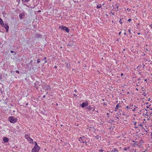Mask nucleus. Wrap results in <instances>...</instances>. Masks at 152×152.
<instances>
[{"label": "nucleus", "instance_id": "obj_1", "mask_svg": "<svg viewBox=\"0 0 152 152\" xmlns=\"http://www.w3.org/2000/svg\"><path fill=\"white\" fill-rule=\"evenodd\" d=\"M18 119L15 118L13 116H10L9 118V121L10 122L12 123H15L17 121Z\"/></svg>", "mask_w": 152, "mask_h": 152}, {"label": "nucleus", "instance_id": "obj_2", "mask_svg": "<svg viewBox=\"0 0 152 152\" xmlns=\"http://www.w3.org/2000/svg\"><path fill=\"white\" fill-rule=\"evenodd\" d=\"M25 137L29 143L31 144L33 143V140L30 137L29 135L28 134H26L25 136Z\"/></svg>", "mask_w": 152, "mask_h": 152}, {"label": "nucleus", "instance_id": "obj_3", "mask_svg": "<svg viewBox=\"0 0 152 152\" xmlns=\"http://www.w3.org/2000/svg\"><path fill=\"white\" fill-rule=\"evenodd\" d=\"M59 27L60 28L63 30L64 31H66L68 33L69 32V28L65 26H60Z\"/></svg>", "mask_w": 152, "mask_h": 152}, {"label": "nucleus", "instance_id": "obj_4", "mask_svg": "<svg viewBox=\"0 0 152 152\" xmlns=\"http://www.w3.org/2000/svg\"><path fill=\"white\" fill-rule=\"evenodd\" d=\"M40 149V147L39 146H34L32 150V152H38Z\"/></svg>", "mask_w": 152, "mask_h": 152}, {"label": "nucleus", "instance_id": "obj_5", "mask_svg": "<svg viewBox=\"0 0 152 152\" xmlns=\"http://www.w3.org/2000/svg\"><path fill=\"white\" fill-rule=\"evenodd\" d=\"M79 141H80V142H82L83 143H84L86 141V138L85 136H83L82 137H80L79 138Z\"/></svg>", "mask_w": 152, "mask_h": 152}, {"label": "nucleus", "instance_id": "obj_6", "mask_svg": "<svg viewBox=\"0 0 152 152\" xmlns=\"http://www.w3.org/2000/svg\"><path fill=\"white\" fill-rule=\"evenodd\" d=\"M86 109H87L89 111H93L95 110V107H92L91 106H89L88 107H86Z\"/></svg>", "mask_w": 152, "mask_h": 152}, {"label": "nucleus", "instance_id": "obj_7", "mask_svg": "<svg viewBox=\"0 0 152 152\" xmlns=\"http://www.w3.org/2000/svg\"><path fill=\"white\" fill-rule=\"evenodd\" d=\"M44 86L45 88V90H50L51 89L50 86L46 84L44 85Z\"/></svg>", "mask_w": 152, "mask_h": 152}, {"label": "nucleus", "instance_id": "obj_8", "mask_svg": "<svg viewBox=\"0 0 152 152\" xmlns=\"http://www.w3.org/2000/svg\"><path fill=\"white\" fill-rule=\"evenodd\" d=\"M88 103L87 102H83L81 105V107L82 108H84L86 106H88Z\"/></svg>", "mask_w": 152, "mask_h": 152}, {"label": "nucleus", "instance_id": "obj_9", "mask_svg": "<svg viewBox=\"0 0 152 152\" xmlns=\"http://www.w3.org/2000/svg\"><path fill=\"white\" fill-rule=\"evenodd\" d=\"M3 27H4L6 29V32H7L8 31V30L9 29V26L8 24L5 23V25L4 24V26H3Z\"/></svg>", "mask_w": 152, "mask_h": 152}, {"label": "nucleus", "instance_id": "obj_10", "mask_svg": "<svg viewBox=\"0 0 152 152\" xmlns=\"http://www.w3.org/2000/svg\"><path fill=\"white\" fill-rule=\"evenodd\" d=\"M3 141L4 143L7 142L9 141V139L6 137H4L3 138Z\"/></svg>", "mask_w": 152, "mask_h": 152}, {"label": "nucleus", "instance_id": "obj_11", "mask_svg": "<svg viewBox=\"0 0 152 152\" xmlns=\"http://www.w3.org/2000/svg\"><path fill=\"white\" fill-rule=\"evenodd\" d=\"M25 14L23 12L21 13L19 15V18L20 19H22L23 18V17L25 16Z\"/></svg>", "mask_w": 152, "mask_h": 152}, {"label": "nucleus", "instance_id": "obj_12", "mask_svg": "<svg viewBox=\"0 0 152 152\" xmlns=\"http://www.w3.org/2000/svg\"><path fill=\"white\" fill-rule=\"evenodd\" d=\"M121 104H120V103H119L116 105L115 108V111H117V110L118 109V107H121Z\"/></svg>", "mask_w": 152, "mask_h": 152}, {"label": "nucleus", "instance_id": "obj_13", "mask_svg": "<svg viewBox=\"0 0 152 152\" xmlns=\"http://www.w3.org/2000/svg\"><path fill=\"white\" fill-rule=\"evenodd\" d=\"M34 37H35L37 38H42V36L39 34H36L34 35Z\"/></svg>", "mask_w": 152, "mask_h": 152}, {"label": "nucleus", "instance_id": "obj_14", "mask_svg": "<svg viewBox=\"0 0 152 152\" xmlns=\"http://www.w3.org/2000/svg\"><path fill=\"white\" fill-rule=\"evenodd\" d=\"M39 82H37V81H36V82L35 83H34V85H35V87L37 89H38V87H37V86L38 85H39V86H40V84H39Z\"/></svg>", "mask_w": 152, "mask_h": 152}, {"label": "nucleus", "instance_id": "obj_15", "mask_svg": "<svg viewBox=\"0 0 152 152\" xmlns=\"http://www.w3.org/2000/svg\"><path fill=\"white\" fill-rule=\"evenodd\" d=\"M0 24H1L2 26H4V24L3 23V21L1 18H0Z\"/></svg>", "mask_w": 152, "mask_h": 152}, {"label": "nucleus", "instance_id": "obj_16", "mask_svg": "<svg viewBox=\"0 0 152 152\" xmlns=\"http://www.w3.org/2000/svg\"><path fill=\"white\" fill-rule=\"evenodd\" d=\"M119 4H116L114 5V6H113V8L115 9H118L119 8L118 5Z\"/></svg>", "mask_w": 152, "mask_h": 152}, {"label": "nucleus", "instance_id": "obj_17", "mask_svg": "<svg viewBox=\"0 0 152 152\" xmlns=\"http://www.w3.org/2000/svg\"><path fill=\"white\" fill-rule=\"evenodd\" d=\"M111 152H118V150L116 148H114L111 151Z\"/></svg>", "mask_w": 152, "mask_h": 152}, {"label": "nucleus", "instance_id": "obj_18", "mask_svg": "<svg viewBox=\"0 0 152 152\" xmlns=\"http://www.w3.org/2000/svg\"><path fill=\"white\" fill-rule=\"evenodd\" d=\"M67 45L68 46H69L70 47H72L73 45V43L72 42H69L68 43Z\"/></svg>", "mask_w": 152, "mask_h": 152}, {"label": "nucleus", "instance_id": "obj_19", "mask_svg": "<svg viewBox=\"0 0 152 152\" xmlns=\"http://www.w3.org/2000/svg\"><path fill=\"white\" fill-rule=\"evenodd\" d=\"M27 65L28 66L30 65L31 66H32V60L31 61H30V62L27 64Z\"/></svg>", "mask_w": 152, "mask_h": 152}, {"label": "nucleus", "instance_id": "obj_20", "mask_svg": "<svg viewBox=\"0 0 152 152\" xmlns=\"http://www.w3.org/2000/svg\"><path fill=\"white\" fill-rule=\"evenodd\" d=\"M129 148H130L129 147H125V148H124L123 149L124 151H127V150H128L129 149Z\"/></svg>", "mask_w": 152, "mask_h": 152}, {"label": "nucleus", "instance_id": "obj_21", "mask_svg": "<svg viewBox=\"0 0 152 152\" xmlns=\"http://www.w3.org/2000/svg\"><path fill=\"white\" fill-rule=\"evenodd\" d=\"M102 6V4H99L98 5H97L96 8L98 9L100 8Z\"/></svg>", "mask_w": 152, "mask_h": 152}, {"label": "nucleus", "instance_id": "obj_22", "mask_svg": "<svg viewBox=\"0 0 152 152\" xmlns=\"http://www.w3.org/2000/svg\"><path fill=\"white\" fill-rule=\"evenodd\" d=\"M95 139H98L99 138H101V137L100 136H99L98 135H97L96 136H95Z\"/></svg>", "mask_w": 152, "mask_h": 152}, {"label": "nucleus", "instance_id": "obj_23", "mask_svg": "<svg viewBox=\"0 0 152 152\" xmlns=\"http://www.w3.org/2000/svg\"><path fill=\"white\" fill-rule=\"evenodd\" d=\"M129 109H132V107H133V104H130V105H129Z\"/></svg>", "mask_w": 152, "mask_h": 152}, {"label": "nucleus", "instance_id": "obj_24", "mask_svg": "<svg viewBox=\"0 0 152 152\" xmlns=\"http://www.w3.org/2000/svg\"><path fill=\"white\" fill-rule=\"evenodd\" d=\"M134 107H135L134 108L133 110H132V111H133V112H134L135 111V110L136 109V108H137V107L136 106H135V105H134Z\"/></svg>", "mask_w": 152, "mask_h": 152}, {"label": "nucleus", "instance_id": "obj_25", "mask_svg": "<svg viewBox=\"0 0 152 152\" xmlns=\"http://www.w3.org/2000/svg\"><path fill=\"white\" fill-rule=\"evenodd\" d=\"M22 1L23 2H28L30 0H22Z\"/></svg>", "mask_w": 152, "mask_h": 152}, {"label": "nucleus", "instance_id": "obj_26", "mask_svg": "<svg viewBox=\"0 0 152 152\" xmlns=\"http://www.w3.org/2000/svg\"><path fill=\"white\" fill-rule=\"evenodd\" d=\"M16 2L18 3L17 5H19L20 2V0H16Z\"/></svg>", "mask_w": 152, "mask_h": 152}, {"label": "nucleus", "instance_id": "obj_27", "mask_svg": "<svg viewBox=\"0 0 152 152\" xmlns=\"http://www.w3.org/2000/svg\"><path fill=\"white\" fill-rule=\"evenodd\" d=\"M114 122V121L113 120H111L110 121L109 123H112Z\"/></svg>", "mask_w": 152, "mask_h": 152}, {"label": "nucleus", "instance_id": "obj_28", "mask_svg": "<svg viewBox=\"0 0 152 152\" xmlns=\"http://www.w3.org/2000/svg\"><path fill=\"white\" fill-rule=\"evenodd\" d=\"M37 62L38 64L40 62V59L39 58H38L37 61Z\"/></svg>", "mask_w": 152, "mask_h": 152}, {"label": "nucleus", "instance_id": "obj_29", "mask_svg": "<svg viewBox=\"0 0 152 152\" xmlns=\"http://www.w3.org/2000/svg\"><path fill=\"white\" fill-rule=\"evenodd\" d=\"M122 20V19L121 18H120V21H119L120 23L121 24H122L123 23V22L121 21Z\"/></svg>", "mask_w": 152, "mask_h": 152}, {"label": "nucleus", "instance_id": "obj_30", "mask_svg": "<svg viewBox=\"0 0 152 152\" xmlns=\"http://www.w3.org/2000/svg\"><path fill=\"white\" fill-rule=\"evenodd\" d=\"M34 145H35L34 146H38V145H37V142H34Z\"/></svg>", "mask_w": 152, "mask_h": 152}, {"label": "nucleus", "instance_id": "obj_31", "mask_svg": "<svg viewBox=\"0 0 152 152\" xmlns=\"http://www.w3.org/2000/svg\"><path fill=\"white\" fill-rule=\"evenodd\" d=\"M103 151H104V150H102V149H99V152H103Z\"/></svg>", "mask_w": 152, "mask_h": 152}, {"label": "nucleus", "instance_id": "obj_32", "mask_svg": "<svg viewBox=\"0 0 152 152\" xmlns=\"http://www.w3.org/2000/svg\"><path fill=\"white\" fill-rule=\"evenodd\" d=\"M128 31H129V34L130 35L131 34H132V32H131V30L130 29H129L128 30Z\"/></svg>", "mask_w": 152, "mask_h": 152}, {"label": "nucleus", "instance_id": "obj_33", "mask_svg": "<svg viewBox=\"0 0 152 152\" xmlns=\"http://www.w3.org/2000/svg\"><path fill=\"white\" fill-rule=\"evenodd\" d=\"M46 59H47V58L46 57H44V59L45 60V63H46V62H47V61L46 60Z\"/></svg>", "mask_w": 152, "mask_h": 152}, {"label": "nucleus", "instance_id": "obj_34", "mask_svg": "<svg viewBox=\"0 0 152 152\" xmlns=\"http://www.w3.org/2000/svg\"><path fill=\"white\" fill-rule=\"evenodd\" d=\"M136 149L133 148L132 151V152H136Z\"/></svg>", "mask_w": 152, "mask_h": 152}, {"label": "nucleus", "instance_id": "obj_35", "mask_svg": "<svg viewBox=\"0 0 152 152\" xmlns=\"http://www.w3.org/2000/svg\"><path fill=\"white\" fill-rule=\"evenodd\" d=\"M15 72L17 73H18V74H19V71L18 70H16L15 71Z\"/></svg>", "mask_w": 152, "mask_h": 152}, {"label": "nucleus", "instance_id": "obj_36", "mask_svg": "<svg viewBox=\"0 0 152 152\" xmlns=\"http://www.w3.org/2000/svg\"><path fill=\"white\" fill-rule=\"evenodd\" d=\"M70 65H68V64H67L66 65V66L68 67V68H69V66H70Z\"/></svg>", "mask_w": 152, "mask_h": 152}, {"label": "nucleus", "instance_id": "obj_37", "mask_svg": "<svg viewBox=\"0 0 152 152\" xmlns=\"http://www.w3.org/2000/svg\"><path fill=\"white\" fill-rule=\"evenodd\" d=\"M139 126L142 127V124H139L138 125V126Z\"/></svg>", "mask_w": 152, "mask_h": 152}, {"label": "nucleus", "instance_id": "obj_38", "mask_svg": "<svg viewBox=\"0 0 152 152\" xmlns=\"http://www.w3.org/2000/svg\"><path fill=\"white\" fill-rule=\"evenodd\" d=\"M140 142L141 143H143L144 142L143 141V140L142 139L140 141Z\"/></svg>", "mask_w": 152, "mask_h": 152}, {"label": "nucleus", "instance_id": "obj_39", "mask_svg": "<svg viewBox=\"0 0 152 152\" xmlns=\"http://www.w3.org/2000/svg\"><path fill=\"white\" fill-rule=\"evenodd\" d=\"M57 66H54V68L55 69H56L57 68Z\"/></svg>", "mask_w": 152, "mask_h": 152}, {"label": "nucleus", "instance_id": "obj_40", "mask_svg": "<svg viewBox=\"0 0 152 152\" xmlns=\"http://www.w3.org/2000/svg\"><path fill=\"white\" fill-rule=\"evenodd\" d=\"M2 77L1 75H0V80L2 79Z\"/></svg>", "mask_w": 152, "mask_h": 152}, {"label": "nucleus", "instance_id": "obj_41", "mask_svg": "<svg viewBox=\"0 0 152 152\" xmlns=\"http://www.w3.org/2000/svg\"><path fill=\"white\" fill-rule=\"evenodd\" d=\"M111 14L112 15H115V13H113V12H111Z\"/></svg>", "mask_w": 152, "mask_h": 152}, {"label": "nucleus", "instance_id": "obj_42", "mask_svg": "<svg viewBox=\"0 0 152 152\" xmlns=\"http://www.w3.org/2000/svg\"><path fill=\"white\" fill-rule=\"evenodd\" d=\"M127 10L129 12L130 11V9H129V8H127Z\"/></svg>", "mask_w": 152, "mask_h": 152}, {"label": "nucleus", "instance_id": "obj_43", "mask_svg": "<svg viewBox=\"0 0 152 152\" xmlns=\"http://www.w3.org/2000/svg\"><path fill=\"white\" fill-rule=\"evenodd\" d=\"M73 95H74V96H75V97H76V96H77V95L76 94H73Z\"/></svg>", "mask_w": 152, "mask_h": 152}, {"label": "nucleus", "instance_id": "obj_44", "mask_svg": "<svg viewBox=\"0 0 152 152\" xmlns=\"http://www.w3.org/2000/svg\"><path fill=\"white\" fill-rule=\"evenodd\" d=\"M84 143H85V144L87 145V142H86V141H85V142H84Z\"/></svg>", "mask_w": 152, "mask_h": 152}, {"label": "nucleus", "instance_id": "obj_45", "mask_svg": "<svg viewBox=\"0 0 152 152\" xmlns=\"http://www.w3.org/2000/svg\"><path fill=\"white\" fill-rule=\"evenodd\" d=\"M10 52H11V53H15V52H14V51H12V50H11V51H10Z\"/></svg>", "mask_w": 152, "mask_h": 152}, {"label": "nucleus", "instance_id": "obj_46", "mask_svg": "<svg viewBox=\"0 0 152 152\" xmlns=\"http://www.w3.org/2000/svg\"><path fill=\"white\" fill-rule=\"evenodd\" d=\"M107 117H108V118H109V113H107Z\"/></svg>", "mask_w": 152, "mask_h": 152}, {"label": "nucleus", "instance_id": "obj_47", "mask_svg": "<svg viewBox=\"0 0 152 152\" xmlns=\"http://www.w3.org/2000/svg\"><path fill=\"white\" fill-rule=\"evenodd\" d=\"M131 20V19H129L128 20V21H129V22H130Z\"/></svg>", "mask_w": 152, "mask_h": 152}, {"label": "nucleus", "instance_id": "obj_48", "mask_svg": "<svg viewBox=\"0 0 152 152\" xmlns=\"http://www.w3.org/2000/svg\"><path fill=\"white\" fill-rule=\"evenodd\" d=\"M129 106H127L126 107V108H127V109H129Z\"/></svg>", "mask_w": 152, "mask_h": 152}, {"label": "nucleus", "instance_id": "obj_49", "mask_svg": "<svg viewBox=\"0 0 152 152\" xmlns=\"http://www.w3.org/2000/svg\"><path fill=\"white\" fill-rule=\"evenodd\" d=\"M136 124H137V122H135L134 124V125L136 126Z\"/></svg>", "mask_w": 152, "mask_h": 152}, {"label": "nucleus", "instance_id": "obj_50", "mask_svg": "<svg viewBox=\"0 0 152 152\" xmlns=\"http://www.w3.org/2000/svg\"><path fill=\"white\" fill-rule=\"evenodd\" d=\"M142 65L143 66V68H144V66H145V65H144L143 64H142Z\"/></svg>", "mask_w": 152, "mask_h": 152}, {"label": "nucleus", "instance_id": "obj_51", "mask_svg": "<svg viewBox=\"0 0 152 152\" xmlns=\"http://www.w3.org/2000/svg\"><path fill=\"white\" fill-rule=\"evenodd\" d=\"M150 27H151V28H152V24L150 25Z\"/></svg>", "mask_w": 152, "mask_h": 152}, {"label": "nucleus", "instance_id": "obj_52", "mask_svg": "<svg viewBox=\"0 0 152 152\" xmlns=\"http://www.w3.org/2000/svg\"><path fill=\"white\" fill-rule=\"evenodd\" d=\"M121 31L119 33V35H120L121 34Z\"/></svg>", "mask_w": 152, "mask_h": 152}, {"label": "nucleus", "instance_id": "obj_53", "mask_svg": "<svg viewBox=\"0 0 152 152\" xmlns=\"http://www.w3.org/2000/svg\"><path fill=\"white\" fill-rule=\"evenodd\" d=\"M122 115L124 116H125L126 115V114H125L124 113H123Z\"/></svg>", "mask_w": 152, "mask_h": 152}, {"label": "nucleus", "instance_id": "obj_54", "mask_svg": "<svg viewBox=\"0 0 152 152\" xmlns=\"http://www.w3.org/2000/svg\"><path fill=\"white\" fill-rule=\"evenodd\" d=\"M90 128L91 129H94V126H92V127H91Z\"/></svg>", "mask_w": 152, "mask_h": 152}, {"label": "nucleus", "instance_id": "obj_55", "mask_svg": "<svg viewBox=\"0 0 152 152\" xmlns=\"http://www.w3.org/2000/svg\"><path fill=\"white\" fill-rule=\"evenodd\" d=\"M74 91H75V92L76 93V92H77V90H76V89H75V90H74Z\"/></svg>", "mask_w": 152, "mask_h": 152}, {"label": "nucleus", "instance_id": "obj_56", "mask_svg": "<svg viewBox=\"0 0 152 152\" xmlns=\"http://www.w3.org/2000/svg\"><path fill=\"white\" fill-rule=\"evenodd\" d=\"M149 107H149L148 106H146V108H149Z\"/></svg>", "mask_w": 152, "mask_h": 152}, {"label": "nucleus", "instance_id": "obj_57", "mask_svg": "<svg viewBox=\"0 0 152 152\" xmlns=\"http://www.w3.org/2000/svg\"><path fill=\"white\" fill-rule=\"evenodd\" d=\"M123 74L122 73L121 74V76H123Z\"/></svg>", "mask_w": 152, "mask_h": 152}, {"label": "nucleus", "instance_id": "obj_58", "mask_svg": "<svg viewBox=\"0 0 152 152\" xmlns=\"http://www.w3.org/2000/svg\"><path fill=\"white\" fill-rule=\"evenodd\" d=\"M149 109H150V110H152V108H151V107H149Z\"/></svg>", "mask_w": 152, "mask_h": 152}, {"label": "nucleus", "instance_id": "obj_59", "mask_svg": "<svg viewBox=\"0 0 152 152\" xmlns=\"http://www.w3.org/2000/svg\"><path fill=\"white\" fill-rule=\"evenodd\" d=\"M73 0L74 1V2L75 3L76 2H77L76 1H74V0Z\"/></svg>", "mask_w": 152, "mask_h": 152}, {"label": "nucleus", "instance_id": "obj_60", "mask_svg": "<svg viewBox=\"0 0 152 152\" xmlns=\"http://www.w3.org/2000/svg\"><path fill=\"white\" fill-rule=\"evenodd\" d=\"M134 128H138V126H135Z\"/></svg>", "mask_w": 152, "mask_h": 152}, {"label": "nucleus", "instance_id": "obj_61", "mask_svg": "<svg viewBox=\"0 0 152 152\" xmlns=\"http://www.w3.org/2000/svg\"><path fill=\"white\" fill-rule=\"evenodd\" d=\"M124 35H126V32H124Z\"/></svg>", "mask_w": 152, "mask_h": 152}, {"label": "nucleus", "instance_id": "obj_62", "mask_svg": "<svg viewBox=\"0 0 152 152\" xmlns=\"http://www.w3.org/2000/svg\"><path fill=\"white\" fill-rule=\"evenodd\" d=\"M140 80V78H138L137 80Z\"/></svg>", "mask_w": 152, "mask_h": 152}, {"label": "nucleus", "instance_id": "obj_63", "mask_svg": "<svg viewBox=\"0 0 152 152\" xmlns=\"http://www.w3.org/2000/svg\"><path fill=\"white\" fill-rule=\"evenodd\" d=\"M116 118L117 119H119V118L118 117H116Z\"/></svg>", "mask_w": 152, "mask_h": 152}, {"label": "nucleus", "instance_id": "obj_64", "mask_svg": "<svg viewBox=\"0 0 152 152\" xmlns=\"http://www.w3.org/2000/svg\"><path fill=\"white\" fill-rule=\"evenodd\" d=\"M136 90L137 91H138L139 90L138 89H137V88H136Z\"/></svg>", "mask_w": 152, "mask_h": 152}]
</instances>
